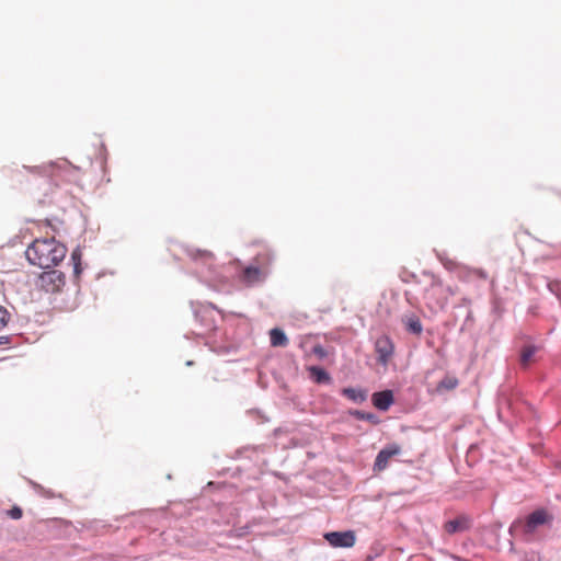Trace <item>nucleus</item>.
<instances>
[{
    "instance_id": "nucleus-10",
    "label": "nucleus",
    "mask_w": 561,
    "mask_h": 561,
    "mask_svg": "<svg viewBox=\"0 0 561 561\" xmlns=\"http://www.w3.org/2000/svg\"><path fill=\"white\" fill-rule=\"evenodd\" d=\"M341 393L342 396H344L345 398L355 403H363L367 399L366 390H363L360 388H343Z\"/></svg>"
},
{
    "instance_id": "nucleus-6",
    "label": "nucleus",
    "mask_w": 561,
    "mask_h": 561,
    "mask_svg": "<svg viewBox=\"0 0 561 561\" xmlns=\"http://www.w3.org/2000/svg\"><path fill=\"white\" fill-rule=\"evenodd\" d=\"M400 454L401 447L398 444L387 445L377 454L374 462V471L385 470L388 467L390 458Z\"/></svg>"
},
{
    "instance_id": "nucleus-13",
    "label": "nucleus",
    "mask_w": 561,
    "mask_h": 561,
    "mask_svg": "<svg viewBox=\"0 0 561 561\" xmlns=\"http://www.w3.org/2000/svg\"><path fill=\"white\" fill-rule=\"evenodd\" d=\"M403 323L407 331L412 334L420 335L423 331V325L420 318L415 314H410L403 318Z\"/></svg>"
},
{
    "instance_id": "nucleus-19",
    "label": "nucleus",
    "mask_w": 561,
    "mask_h": 561,
    "mask_svg": "<svg viewBox=\"0 0 561 561\" xmlns=\"http://www.w3.org/2000/svg\"><path fill=\"white\" fill-rule=\"evenodd\" d=\"M191 256H192L193 260H202V261H205V262L211 261L213 257H214L211 252H209V251H201V250L192 251L191 252Z\"/></svg>"
},
{
    "instance_id": "nucleus-8",
    "label": "nucleus",
    "mask_w": 561,
    "mask_h": 561,
    "mask_svg": "<svg viewBox=\"0 0 561 561\" xmlns=\"http://www.w3.org/2000/svg\"><path fill=\"white\" fill-rule=\"evenodd\" d=\"M373 404L380 411H387L393 403V393L391 390H382L373 393Z\"/></svg>"
},
{
    "instance_id": "nucleus-23",
    "label": "nucleus",
    "mask_w": 561,
    "mask_h": 561,
    "mask_svg": "<svg viewBox=\"0 0 561 561\" xmlns=\"http://www.w3.org/2000/svg\"><path fill=\"white\" fill-rule=\"evenodd\" d=\"M438 260L444 264V266L448 270H453L456 263L449 259H446L443 254H437Z\"/></svg>"
},
{
    "instance_id": "nucleus-22",
    "label": "nucleus",
    "mask_w": 561,
    "mask_h": 561,
    "mask_svg": "<svg viewBox=\"0 0 561 561\" xmlns=\"http://www.w3.org/2000/svg\"><path fill=\"white\" fill-rule=\"evenodd\" d=\"M10 314L8 310L0 306V330L4 328L9 321Z\"/></svg>"
},
{
    "instance_id": "nucleus-16",
    "label": "nucleus",
    "mask_w": 561,
    "mask_h": 561,
    "mask_svg": "<svg viewBox=\"0 0 561 561\" xmlns=\"http://www.w3.org/2000/svg\"><path fill=\"white\" fill-rule=\"evenodd\" d=\"M71 261L73 262V273L78 276L81 273V251L79 248L75 249L71 253Z\"/></svg>"
},
{
    "instance_id": "nucleus-24",
    "label": "nucleus",
    "mask_w": 561,
    "mask_h": 561,
    "mask_svg": "<svg viewBox=\"0 0 561 561\" xmlns=\"http://www.w3.org/2000/svg\"><path fill=\"white\" fill-rule=\"evenodd\" d=\"M312 353L319 358H324L328 355L325 348L322 345H314L312 348Z\"/></svg>"
},
{
    "instance_id": "nucleus-11",
    "label": "nucleus",
    "mask_w": 561,
    "mask_h": 561,
    "mask_svg": "<svg viewBox=\"0 0 561 561\" xmlns=\"http://www.w3.org/2000/svg\"><path fill=\"white\" fill-rule=\"evenodd\" d=\"M270 341L274 347H286L289 343L287 335L279 328H274L270 331Z\"/></svg>"
},
{
    "instance_id": "nucleus-15",
    "label": "nucleus",
    "mask_w": 561,
    "mask_h": 561,
    "mask_svg": "<svg viewBox=\"0 0 561 561\" xmlns=\"http://www.w3.org/2000/svg\"><path fill=\"white\" fill-rule=\"evenodd\" d=\"M537 347L534 345H528L524 347L520 354V364L523 366H527L531 357L535 355Z\"/></svg>"
},
{
    "instance_id": "nucleus-20",
    "label": "nucleus",
    "mask_w": 561,
    "mask_h": 561,
    "mask_svg": "<svg viewBox=\"0 0 561 561\" xmlns=\"http://www.w3.org/2000/svg\"><path fill=\"white\" fill-rule=\"evenodd\" d=\"M399 277L403 283H410V282L419 283L416 274H414L413 272H410L405 268L400 272Z\"/></svg>"
},
{
    "instance_id": "nucleus-17",
    "label": "nucleus",
    "mask_w": 561,
    "mask_h": 561,
    "mask_svg": "<svg viewBox=\"0 0 561 561\" xmlns=\"http://www.w3.org/2000/svg\"><path fill=\"white\" fill-rule=\"evenodd\" d=\"M45 175L43 176V185L48 186L51 190V182L56 178L55 168L53 164L45 167Z\"/></svg>"
},
{
    "instance_id": "nucleus-26",
    "label": "nucleus",
    "mask_w": 561,
    "mask_h": 561,
    "mask_svg": "<svg viewBox=\"0 0 561 561\" xmlns=\"http://www.w3.org/2000/svg\"><path fill=\"white\" fill-rule=\"evenodd\" d=\"M548 288L551 293L556 294L557 296H560L561 290V284L560 283H549Z\"/></svg>"
},
{
    "instance_id": "nucleus-1",
    "label": "nucleus",
    "mask_w": 561,
    "mask_h": 561,
    "mask_svg": "<svg viewBox=\"0 0 561 561\" xmlns=\"http://www.w3.org/2000/svg\"><path fill=\"white\" fill-rule=\"evenodd\" d=\"M66 254L67 248L55 238L36 239L25 251L27 261L41 268L58 265Z\"/></svg>"
},
{
    "instance_id": "nucleus-5",
    "label": "nucleus",
    "mask_w": 561,
    "mask_h": 561,
    "mask_svg": "<svg viewBox=\"0 0 561 561\" xmlns=\"http://www.w3.org/2000/svg\"><path fill=\"white\" fill-rule=\"evenodd\" d=\"M550 520L551 517L545 510H536L535 512L530 513L526 520L522 524L523 531L526 535H531L539 526H542Z\"/></svg>"
},
{
    "instance_id": "nucleus-28",
    "label": "nucleus",
    "mask_w": 561,
    "mask_h": 561,
    "mask_svg": "<svg viewBox=\"0 0 561 561\" xmlns=\"http://www.w3.org/2000/svg\"><path fill=\"white\" fill-rule=\"evenodd\" d=\"M10 340H11V337H10V336H8V335H2V336H0V346H1V345L9 344V343H10Z\"/></svg>"
},
{
    "instance_id": "nucleus-21",
    "label": "nucleus",
    "mask_w": 561,
    "mask_h": 561,
    "mask_svg": "<svg viewBox=\"0 0 561 561\" xmlns=\"http://www.w3.org/2000/svg\"><path fill=\"white\" fill-rule=\"evenodd\" d=\"M423 275L430 278V280H431L430 282V286L431 287H437V286H442L443 285L442 279L438 276H436L435 274H433L432 272L424 271Z\"/></svg>"
},
{
    "instance_id": "nucleus-2",
    "label": "nucleus",
    "mask_w": 561,
    "mask_h": 561,
    "mask_svg": "<svg viewBox=\"0 0 561 561\" xmlns=\"http://www.w3.org/2000/svg\"><path fill=\"white\" fill-rule=\"evenodd\" d=\"M66 284L65 274L58 270L43 272L38 278V285L46 293H57Z\"/></svg>"
},
{
    "instance_id": "nucleus-9",
    "label": "nucleus",
    "mask_w": 561,
    "mask_h": 561,
    "mask_svg": "<svg viewBox=\"0 0 561 561\" xmlns=\"http://www.w3.org/2000/svg\"><path fill=\"white\" fill-rule=\"evenodd\" d=\"M265 278L263 271L254 265H250L242 271L241 279L247 285L261 283Z\"/></svg>"
},
{
    "instance_id": "nucleus-14",
    "label": "nucleus",
    "mask_w": 561,
    "mask_h": 561,
    "mask_svg": "<svg viewBox=\"0 0 561 561\" xmlns=\"http://www.w3.org/2000/svg\"><path fill=\"white\" fill-rule=\"evenodd\" d=\"M350 414L352 416H354L356 420H360V421H368L373 424H377L379 422V419L376 414L374 413H370V412H365V411H360V410H353V411H350Z\"/></svg>"
},
{
    "instance_id": "nucleus-12",
    "label": "nucleus",
    "mask_w": 561,
    "mask_h": 561,
    "mask_svg": "<svg viewBox=\"0 0 561 561\" xmlns=\"http://www.w3.org/2000/svg\"><path fill=\"white\" fill-rule=\"evenodd\" d=\"M308 370L310 373V377L317 383H330L332 380L330 374L322 367L311 366L308 368Z\"/></svg>"
},
{
    "instance_id": "nucleus-18",
    "label": "nucleus",
    "mask_w": 561,
    "mask_h": 561,
    "mask_svg": "<svg viewBox=\"0 0 561 561\" xmlns=\"http://www.w3.org/2000/svg\"><path fill=\"white\" fill-rule=\"evenodd\" d=\"M458 386V380L455 377H445L438 383V389L451 390Z\"/></svg>"
},
{
    "instance_id": "nucleus-25",
    "label": "nucleus",
    "mask_w": 561,
    "mask_h": 561,
    "mask_svg": "<svg viewBox=\"0 0 561 561\" xmlns=\"http://www.w3.org/2000/svg\"><path fill=\"white\" fill-rule=\"evenodd\" d=\"M22 510L19 507V506H13L9 512H8V515L12 518V519H20L22 517Z\"/></svg>"
},
{
    "instance_id": "nucleus-29",
    "label": "nucleus",
    "mask_w": 561,
    "mask_h": 561,
    "mask_svg": "<svg viewBox=\"0 0 561 561\" xmlns=\"http://www.w3.org/2000/svg\"><path fill=\"white\" fill-rule=\"evenodd\" d=\"M186 365H187V366H191V365H193V362H192V360H188V362L186 363Z\"/></svg>"
},
{
    "instance_id": "nucleus-3",
    "label": "nucleus",
    "mask_w": 561,
    "mask_h": 561,
    "mask_svg": "<svg viewBox=\"0 0 561 561\" xmlns=\"http://www.w3.org/2000/svg\"><path fill=\"white\" fill-rule=\"evenodd\" d=\"M324 539L335 548H351L355 545L356 537L353 530L330 531L324 534Z\"/></svg>"
},
{
    "instance_id": "nucleus-7",
    "label": "nucleus",
    "mask_w": 561,
    "mask_h": 561,
    "mask_svg": "<svg viewBox=\"0 0 561 561\" xmlns=\"http://www.w3.org/2000/svg\"><path fill=\"white\" fill-rule=\"evenodd\" d=\"M471 526V519L466 515H460L455 519L448 520L444 528L447 534L453 535L456 533L468 530Z\"/></svg>"
},
{
    "instance_id": "nucleus-27",
    "label": "nucleus",
    "mask_w": 561,
    "mask_h": 561,
    "mask_svg": "<svg viewBox=\"0 0 561 561\" xmlns=\"http://www.w3.org/2000/svg\"><path fill=\"white\" fill-rule=\"evenodd\" d=\"M236 537H242L248 533V527H240L238 529L232 530Z\"/></svg>"
},
{
    "instance_id": "nucleus-4",
    "label": "nucleus",
    "mask_w": 561,
    "mask_h": 561,
    "mask_svg": "<svg viewBox=\"0 0 561 561\" xmlns=\"http://www.w3.org/2000/svg\"><path fill=\"white\" fill-rule=\"evenodd\" d=\"M375 352L378 356V363L386 366L394 352V345L391 339L387 335L379 336L375 342Z\"/></svg>"
}]
</instances>
